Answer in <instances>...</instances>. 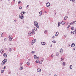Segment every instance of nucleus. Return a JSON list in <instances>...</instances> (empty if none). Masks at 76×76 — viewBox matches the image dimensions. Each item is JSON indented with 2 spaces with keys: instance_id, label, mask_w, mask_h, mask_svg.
I'll use <instances>...</instances> for the list:
<instances>
[{
  "instance_id": "nucleus-1",
  "label": "nucleus",
  "mask_w": 76,
  "mask_h": 76,
  "mask_svg": "<svg viewBox=\"0 0 76 76\" xmlns=\"http://www.w3.org/2000/svg\"><path fill=\"white\" fill-rule=\"evenodd\" d=\"M34 25L35 26H36L37 28H39V26H38L37 22H34Z\"/></svg>"
},
{
  "instance_id": "nucleus-2",
  "label": "nucleus",
  "mask_w": 76,
  "mask_h": 76,
  "mask_svg": "<svg viewBox=\"0 0 76 76\" xmlns=\"http://www.w3.org/2000/svg\"><path fill=\"white\" fill-rule=\"evenodd\" d=\"M6 61H7V60L5 59L2 62V64H4L6 63Z\"/></svg>"
},
{
  "instance_id": "nucleus-3",
  "label": "nucleus",
  "mask_w": 76,
  "mask_h": 76,
  "mask_svg": "<svg viewBox=\"0 0 76 76\" xmlns=\"http://www.w3.org/2000/svg\"><path fill=\"white\" fill-rule=\"evenodd\" d=\"M19 18L22 19L23 18V16L21 14H20L19 15Z\"/></svg>"
},
{
  "instance_id": "nucleus-4",
  "label": "nucleus",
  "mask_w": 76,
  "mask_h": 76,
  "mask_svg": "<svg viewBox=\"0 0 76 76\" xmlns=\"http://www.w3.org/2000/svg\"><path fill=\"white\" fill-rule=\"evenodd\" d=\"M36 42V40L34 39L32 41V43H31L32 45H33L34 44V43H35Z\"/></svg>"
},
{
  "instance_id": "nucleus-5",
  "label": "nucleus",
  "mask_w": 76,
  "mask_h": 76,
  "mask_svg": "<svg viewBox=\"0 0 76 76\" xmlns=\"http://www.w3.org/2000/svg\"><path fill=\"white\" fill-rule=\"evenodd\" d=\"M9 38H9L10 41H12V39H13V37H10V35L9 36Z\"/></svg>"
},
{
  "instance_id": "nucleus-6",
  "label": "nucleus",
  "mask_w": 76,
  "mask_h": 76,
  "mask_svg": "<svg viewBox=\"0 0 76 76\" xmlns=\"http://www.w3.org/2000/svg\"><path fill=\"white\" fill-rule=\"evenodd\" d=\"M46 5L47 7H48L50 6V4L49 2H48V3H46Z\"/></svg>"
},
{
  "instance_id": "nucleus-7",
  "label": "nucleus",
  "mask_w": 76,
  "mask_h": 76,
  "mask_svg": "<svg viewBox=\"0 0 76 76\" xmlns=\"http://www.w3.org/2000/svg\"><path fill=\"white\" fill-rule=\"evenodd\" d=\"M4 52V50L2 49L0 51V53H1V54H3Z\"/></svg>"
},
{
  "instance_id": "nucleus-8",
  "label": "nucleus",
  "mask_w": 76,
  "mask_h": 76,
  "mask_svg": "<svg viewBox=\"0 0 76 76\" xmlns=\"http://www.w3.org/2000/svg\"><path fill=\"white\" fill-rule=\"evenodd\" d=\"M60 53L61 54H62V53H63V49H61L60 50Z\"/></svg>"
},
{
  "instance_id": "nucleus-9",
  "label": "nucleus",
  "mask_w": 76,
  "mask_h": 76,
  "mask_svg": "<svg viewBox=\"0 0 76 76\" xmlns=\"http://www.w3.org/2000/svg\"><path fill=\"white\" fill-rule=\"evenodd\" d=\"M3 56L5 57H7V55H6V53H4L3 55Z\"/></svg>"
},
{
  "instance_id": "nucleus-10",
  "label": "nucleus",
  "mask_w": 76,
  "mask_h": 76,
  "mask_svg": "<svg viewBox=\"0 0 76 76\" xmlns=\"http://www.w3.org/2000/svg\"><path fill=\"white\" fill-rule=\"evenodd\" d=\"M71 46L72 47H75V43H72L71 45Z\"/></svg>"
},
{
  "instance_id": "nucleus-11",
  "label": "nucleus",
  "mask_w": 76,
  "mask_h": 76,
  "mask_svg": "<svg viewBox=\"0 0 76 76\" xmlns=\"http://www.w3.org/2000/svg\"><path fill=\"white\" fill-rule=\"evenodd\" d=\"M41 69L39 68L37 70L38 72H41Z\"/></svg>"
},
{
  "instance_id": "nucleus-12",
  "label": "nucleus",
  "mask_w": 76,
  "mask_h": 76,
  "mask_svg": "<svg viewBox=\"0 0 76 76\" xmlns=\"http://www.w3.org/2000/svg\"><path fill=\"white\" fill-rule=\"evenodd\" d=\"M65 23H66V22L64 21H62L61 23V24H62V25H64Z\"/></svg>"
},
{
  "instance_id": "nucleus-13",
  "label": "nucleus",
  "mask_w": 76,
  "mask_h": 76,
  "mask_svg": "<svg viewBox=\"0 0 76 76\" xmlns=\"http://www.w3.org/2000/svg\"><path fill=\"white\" fill-rule=\"evenodd\" d=\"M39 16H41L42 15V11H40L39 13Z\"/></svg>"
},
{
  "instance_id": "nucleus-14",
  "label": "nucleus",
  "mask_w": 76,
  "mask_h": 76,
  "mask_svg": "<svg viewBox=\"0 0 76 76\" xmlns=\"http://www.w3.org/2000/svg\"><path fill=\"white\" fill-rule=\"evenodd\" d=\"M67 16H66L64 18V19L65 20H67Z\"/></svg>"
},
{
  "instance_id": "nucleus-15",
  "label": "nucleus",
  "mask_w": 76,
  "mask_h": 76,
  "mask_svg": "<svg viewBox=\"0 0 76 76\" xmlns=\"http://www.w3.org/2000/svg\"><path fill=\"white\" fill-rule=\"evenodd\" d=\"M41 44L42 45H45V43L44 42H42Z\"/></svg>"
},
{
  "instance_id": "nucleus-16",
  "label": "nucleus",
  "mask_w": 76,
  "mask_h": 76,
  "mask_svg": "<svg viewBox=\"0 0 76 76\" xmlns=\"http://www.w3.org/2000/svg\"><path fill=\"white\" fill-rule=\"evenodd\" d=\"M58 32H56L55 34L56 36H57L58 35Z\"/></svg>"
},
{
  "instance_id": "nucleus-17",
  "label": "nucleus",
  "mask_w": 76,
  "mask_h": 76,
  "mask_svg": "<svg viewBox=\"0 0 76 76\" xmlns=\"http://www.w3.org/2000/svg\"><path fill=\"white\" fill-rule=\"evenodd\" d=\"M27 64L28 66H29L30 64V63H29V62H27Z\"/></svg>"
},
{
  "instance_id": "nucleus-18",
  "label": "nucleus",
  "mask_w": 76,
  "mask_h": 76,
  "mask_svg": "<svg viewBox=\"0 0 76 76\" xmlns=\"http://www.w3.org/2000/svg\"><path fill=\"white\" fill-rule=\"evenodd\" d=\"M60 24H61V23H60V22H59L58 23V27H59V26H60Z\"/></svg>"
},
{
  "instance_id": "nucleus-19",
  "label": "nucleus",
  "mask_w": 76,
  "mask_h": 76,
  "mask_svg": "<svg viewBox=\"0 0 76 76\" xmlns=\"http://www.w3.org/2000/svg\"><path fill=\"white\" fill-rule=\"evenodd\" d=\"M39 60H37L36 61V63H39Z\"/></svg>"
},
{
  "instance_id": "nucleus-20",
  "label": "nucleus",
  "mask_w": 76,
  "mask_h": 76,
  "mask_svg": "<svg viewBox=\"0 0 76 76\" xmlns=\"http://www.w3.org/2000/svg\"><path fill=\"white\" fill-rule=\"evenodd\" d=\"M23 69V67H20V70H22Z\"/></svg>"
},
{
  "instance_id": "nucleus-21",
  "label": "nucleus",
  "mask_w": 76,
  "mask_h": 76,
  "mask_svg": "<svg viewBox=\"0 0 76 76\" xmlns=\"http://www.w3.org/2000/svg\"><path fill=\"white\" fill-rule=\"evenodd\" d=\"M34 58H37V56L35 55H34Z\"/></svg>"
},
{
  "instance_id": "nucleus-22",
  "label": "nucleus",
  "mask_w": 76,
  "mask_h": 76,
  "mask_svg": "<svg viewBox=\"0 0 76 76\" xmlns=\"http://www.w3.org/2000/svg\"><path fill=\"white\" fill-rule=\"evenodd\" d=\"M71 30H74V27H72L71 28Z\"/></svg>"
},
{
  "instance_id": "nucleus-23",
  "label": "nucleus",
  "mask_w": 76,
  "mask_h": 76,
  "mask_svg": "<svg viewBox=\"0 0 76 76\" xmlns=\"http://www.w3.org/2000/svg\"><path fill=\"white\" fill-rule=\"evenodd\" d=\"M9 51L10 52L12 51V49L11 48H10V49L9 50Z\"/></svg>"
},
{
  "instance_id": "nucleus-24",
  "label": "nucleus",
  "mask_w": 76,
  "mask_h": 76,
  "mask_svg": "<svg viewBox=\"0 0 76 76\" xmlns=\"http://www.w3.org/2000/svg\"><path fill=\"white\" fill-rule=\"evenodd\" d=\"M4 70H3L1 71V72L2 73H4Z\"/></svg>"
},
{
  "instance_id": "nucleus-25",
  "label": "nucleus",
  "mask_w": 76,
  "mask_h": 76,
  "mask_svg": "<svg viewBox=\"0 0 76 76\" xmlns=\"http://www.w3.org/2000/svg\"><path fill=\"white\" fill-rule=\"evenodd\" d=\"M52 42L53 43H56V41L54 40V41H52Z\"/></svg>"
},
{
  "instance_id": "nucleus-26",
  "label": "nucleus",
  "mask_w": 76,
  "mask_h": 76,
  "mask_svg": "<svg viewBox=\"0 0 76 76\" xmlns=\"http://www.w3.org/2000/svg\"><path fill=\"white\" fill-rule=\"evenodd\" d=\"M31 53L32 54H34V53H35V51H33L31 52Z\"/></svg>"
},
{
  "instance_id": "nucleus-27",
  "label": "nucleus",
  "mask_w": 76,
  "mask_h": 76,
  "mask_svg": "<svg viewBox=\"0 0 76 76\" xmlns=\"http://www.w3.org/2000/svg\"><path fill=\"white\" fill-rule=\"evenodd\" d=\"M70 25H73V23L72 22V23H70Z\"/></svg>"
},
{
  "instance_id": "nucleus-28",
  "label": "nucleus",
  "mask_w": 76,
  "mask_h": 76,
  "mask_svg": "<svg viewBox=\"0 0 76 76\" xmlns=\"http://www.w3.org/2000/svg\"><path fill=\"white\" fill-rule=\"evenodd\" d=\"M42 61H43L42 60L40 61L39 62L40 64H41L42 63Z\"/></svg>"
},
{
  "instance_id": "nucleus-29",
  "label": "nucleus",
  "mask_w": 76,
  "mask_h": 76,
  "mask_svg": "<svg viewBox=\"0 0 76 76\" xmlns=\"http://www.w3.org/2000/svg\"><path fill=\"white\" fill-rule=\"evenodd\" d=\"M31 33L32 34H35V31H33Z\"/></svg>"
},
{
  "instance_id": "nucleus-30",
  "label": "nucleus",
  "mask_w": 76,
  "mask_h": 76,
  "mask_svg": "<svg viewBox=\"0 0 76 76\" xmlns=\"http://www.w3.org/2000/svg\"><path fill=\"white\" fill-rule=\"evenodd\" d=\"M34 30H35V31H37V28H35V27L34 28Z\"/></svg>"
},
{
  "instance_id": "nucleus-31",
  "label": "nucleus",
  "mask_w": 76,
  "mask_h": 76,
  "mask_svg": "<svg viewBox=\"0 0 76 76\" xmlns=\"http://www.w3.org/2000/svg\"><path fill=\"white\" fill-rule=\"evenodd\" d=\"M62 64L63 66H65V64H65V62H63Z\"/></svg>"
},
{
  "instance_id": "nucleus-32",
  "label": "nucleus",
  "mask_w": 76,
  "mask_h": 76,
  "mask_svg": "<svg viewBox=\"0 0 76 76\" xmlns=\"http://www.w3.org/2000/svg\"><path fill=\"white\" fill-rule=\"evenodd\" d=\"M70 69H72V68H73V66L72 65H71L70 66Z\"/></svg>"
},
{
  "instance_id": "nucleus-33",
  "label": "nucleus",
  "mask_w": 76,
  "mask_h": 76,
  "mask_svg": "<svg viewBox=\"0 0 76 76\" xmlns=\"http://www.w3.org/2000/svg\"><path fill=\"white\" fill-rule=\"evenodd\" d=\"M22 15H23V14H24V13H25V12H22Z\"/></svg>"
},
{
  "instance_id": "nucleus-34",
  "label": "nucleus",
  "mask_w": 76,
  "mask_h": 76,
  "mask_svg": "<svg viewBox=\"0 0 76 76\" xmlns=\"http://www.w3.org/2000/svg\"><path fill=\"white\" fill-rule=\"evenodd\" d=\"M73 23H76V21H73Z\"/></svg>"
},
{
  "instance_id": "nucleus-35",
  "label": "nucleus",
  "mask_w": 76,
  "mask_h": 76,
  "mask_svg": "<svg viewBox=\"0 0 76 76\" xmlns=\"http://www.w3.org/2000/svg\"><path fill=\"white\" fill-rule=\"evenodd\" d=\"M76 31H74L73 32V34H76Z\"/></svg>"
},
{
  "instance_id": "nucleus-36",
  "label": "nucleus",
  "mask_w": 76,
  "mask_h": 76,
  "mask_svg": "<svg viewBox=\"0 0 76 76\" xmlns=\"http://www.w3.org/2000/svg\"><path fill=\"white\" fill-rule=\"evenodd\" d=\"M58 55H59V54L58 53H56V56H58Z\"/></svg>"
},
{
  "instance_id": "nucleus-37",
  "label": "nucleus",
  "mask_w": 76,
  "mask_h": 76,
  "mask_svg": "<svg viewBox=\"0 0 76 76\" xmlns=\"http://www.w3.org/2000/svg\"><path fill=\"white\" fill-rule=\"evenodd\" d=\"M21 3V1H19L18 3V4H19L20 3Z\"/></svg>"
},
{
  "instance_id": "nucleus-38",
  "label": "nucleus",
  "mask_w": 76,
  "mask_h": 76,
  "mask_svg": "<svg viewBox=\"0 0 76 76\" xmlns=\"http://www.w3.org/2000/svg\"><path fill=\"white\" fill-rule=\"evenodd\" d=\"M22 7H19V9H20V10H21V9H22Z\"/></svg>"
},
{
  "instance_id": "nucleus-39",
  "label": "nucleus",
  "mask_w": 76,
  "mask_h": 76,
  "mask_svg": "<svg viewBox=\"0 0 76 76\" xmlns=\"http://www.w3.org/2000/svg\"><path fill=\"white\" fill-rule=\"evenodd\" d=\"M47 31L46 30L44 31V33L45 34H46V33H47Z\"/></svg>"
},
{
  "instance_id": "nucleus-40",
  "label": "nucleus",
  "mask_w": 76,
  "mask_h": 76,
  "mask_svg": "<svg viewBox=\"0 0 76 76\" xmlns=\"http://www.w3.org/2000/svg\"><path fill=\"white\" fill-rule=\"evenodd\" d=\"M64 60V58H62L61 59V61H62V60Z\"/></svg>"
},
{
  "instance_id": "nucleus-41",
  "label": "nucleus",
  "mask_w": 76,
  "mask_h": 76,
  "mask_svg": "<svg viewBox=\"0 0 76 76\" xmlns=\"http://www.w3.org/2000/svg\"><path fill=\"white\" fill-rule=\"evenodd\" d=\"M68 24H69V22H67L66 23V25H68Z\"/></svg>"
},
{
  "instance_id": "nucleus-42",
  "label": "nucleus",
  "mask_w": 76,
  "mask_h": 76,
  "mask_svg": "<svg viewBox=\"0 0 76 76\" xmlns=\"http://www.w3.org/2000/svg\"><path fill=\"white\" fill-rule=\"evenodd\" d=\"M52 38H55V36H53L52 37Z\"/></svg>"
},
{
  "instance_id": "nucleus-43",
  "label": "nucleus",
  "mask_w": 76,
  "mask_h": 76,
  "mask_svg": "<svg viewBox=\"0 0 76 76\" xmlns=\"http://www.w3.org/2000/svg\"><path fill=\"white\" fill-rule=\"evenodd\" d=\"M51 56L52 57H54V55H52Z\"/></svg>"
},
{
  "instance_id": "nucleus-44",
  "label": "nucleus",
  "mask_w": 76,
  "mask_h": 76,
  "mask_svg": "<svg viewBox=\"0 0 76 76\" xmlns=\"http://www.w3.org/2000/svg\"><path fill=\"white\" fill-rule=\"evenodd\" d=\"M6 68V66H4V70Z\"/></svg>"
},
{
  "instance_id": "nucleus-45",
  "label": "nucleus",
  "mask_w": 76,
  "mask_h": 76,
  "mask_svg": "<svg viewBox=\"0 0 76 76\" xmlns=\"http://www.w3.org/2000/svg\"><path fill=\"white\" fill-rule=\"evenodd\" d=\"M70 25H68V27L69 28V27H70Z\"/></svg>"
},
{
  "instance_id": "nucleus-46",
  "label": "nucleus",
  "mask_w": 76,
  "mask_h": 76,
  "mask_svg": "<svg viewBox=\"0 0 76 76\" xmlns=\"http://www.w3.org/2000/svg\"><path fill=\"white\" fill-rule=\"evenodd\" d=\"M37 58V59H39V58L38 57Z\"/></svg>"
},
{
  "instance_id": "nucleus-47",
  "label": "nucleus",
  "mask_w": 76,
  "mask_h": 76,
  "mask_svg": "<svg viewBox=\"0 0 76 76\" xmlns=\"http://www.w3.org/2000/svg\"><path fill=\"white\" fill-rule=\"evenodd\" d=\"M22 64H20V66H21V65H22Z\"/></svg>"
},
{
  "instance_id": "nucleus-48",
  "label": "nucleus",
  "mask_w": 76,
  "mask_h": 76,
  "mask_svg": "<svg viewBox=\"0 0 76 76\" xmlns=\"http://www.w3.org/2000/svg\"><path fill=\"white\" fill-rule=\"evenodd\" d=\"M71 34H73V32L71 31Z\"/></svg>"
},
{
  "instance_id": "nucleus-49",
  "label": "nucleus",
  "mask_w": 76,
  "mask_h": 76,
  "mask_svg": "<svg viewBox=\"0 0 76 76\" xmlns=\"http://www.w3.org/2000/svg\"><path fill=\"white\" fill-rule=\"evenodd\" d=\"M32 31L34 32V29H32Z\"/></svg>"
},
{
  "instance_id": "nucleus-50",
  "label": "nucleus",
  "mask_w": 76,
  "mask_h": 76,
  "mask_svg": "<svg viewBox=\"0 0 76 76\" xmlns=\"http://www.w3.org/2000/svg\"><path fill=\"white\" fill-rule=\"evenodd\" d=\"M70 1H73V0H70Z\"/></svg>"
},
{
  "instance_id": "nucleus-51",
  "label": "nucleus",
  "mask_w": 76,
  "mask_h": 76,
  "mask_svg": "<svg viewBox=\"0 0 76 76\" xmlns=\"http://www.w3.org/2000/svg\"><path fill=\"white\" fill-rule=\"evenodd\" d=\"M54 76H57V75H55Z\"/></svg>"
},
{
  "instance_id": "nucleus-52",
  "label": "nucleus",
  "mask_w": 76,
  "mask_h": 76,
  "mask_svg": "<svg viewBox=\"0 0 76 76\" xmlns=\"http://www.w3.org/2000/svg\"><path fill=\"white\" fill-rule=\"evenodd\" d=\"M67 28V29H69V27H68Z\"/></svg>"
},
{
  "instance_id": "nucleus-53",
  "label": "nucleus",
  "mask_w": 76,
  "mask_h": 76,
  "mask_svg": "<svg viewBox=\"0 0 76 76\" xmlns=\"http://www.w3.org/2000/svg\"><path fill=\"white\" fill-rule=\"evenodd\" d=\"M75 49L74 48V49H73V50H75Z\"/></svg>"
},
{
  "instance_id": "nucleus-54",
  "label": "nucleus",
  "mask_w": 76,
  "mask_h": 76,
  "mask_svg": "<svg viewBox=\"0 0 76 76\" xmlns=\"http://www.w3.org/2000/svg\"><path fill=\"white\" fill-rule=\"evenodd\" d=\"M29 34H31V33H29Z\"/></svg>"
},
{
  "instance_id": "nucleus-55",
  "label": "nucleus",
  "mask_w": 76,
  "mask_h": 76,
  "mask_svg": "<svg viewBox=\"0 0 76 76\" xmlns=\"http://www.w3.org/2000/svg\"><path fill=\"white\" fill-rule=\"evenodd\" d=\"M29 5H28L27 6V7H28V6Z\"/></svg>"
},
{
  "instance_id": "nucleus-56",
  "label": "nucleus",
  "mask_w": 76,
  "mask_h": 76,
  "mask_svg": "<svg viewBox=\"0 0 76 76\" xmlns=\"http://www.w3.org/2000/svg\"><path fill=\"white\" fill-rule=\"evenodd\" d=\"M15 0H14V1L15 2Z\"/></svg>"
},
{
  "instance_id": "nucleus-57",
  "label": "nucleus",
  "mask_w": 76,
  "mask_h": 76,
  "mask_svg": "<svg viewBox=\"0 0 76 76\" xmlns=\"http://www.w3.org/2000/svg\"><path fill=\"white\" fill-rule=\"evenodd\" d=\"M75 31H76V28L75 29Z\"/></svg>"
},
{
  "instance_id": "nucleus-58",
  "label": "nucleus",
  "mask_w": 76,
  "mask_h": 76,
  "mask_svg": "<svg viewBox=\"0 0 76 76\" xmlns=\"http://www.w3.org/2000/svg\"><path fill=\"white\" fill-rule=\"evenodd\" d=\"M47 13V12H45V13Z\"/></svg>"
},
{
  "instance_id": "nucleus-59",
  "label": "nucleus",
  "mask_w": 76,
  "mask_h": 76,
  "mask_svg": "<svg viewBox=\"0 0 76 76\" xmlns=\"http://www.w3.org/2000/svg\"><path fill=\"white\" fill-rule=\"evenodd\" d=\"M52 45H51V47H52Z\"/></svg>"
},
{
  "instance_id": "nucleus-60",
  "label": "nucleus",
  "mask_w": 76,
  "mask_h": 76,
  "mask_svg": "<svg viewBox=\"0 0 76 76\" xmlns=\"http://www.w3.org/2000/svg\"><path fill=\"white\" fill-rule=\"evenodd\" d=\"M9 0V1H10V0Z\"/></svg>"
}]
</instances>
